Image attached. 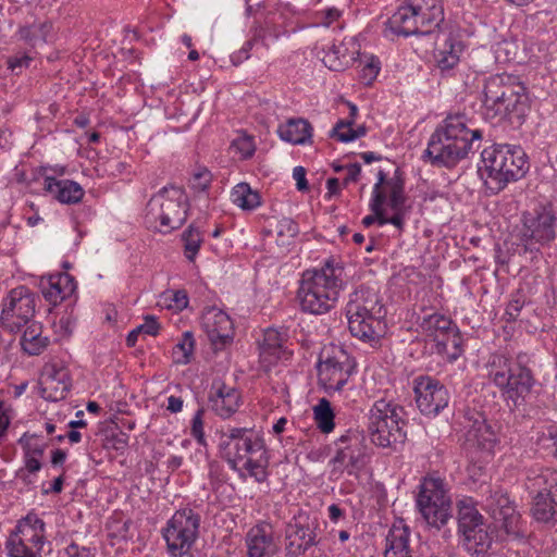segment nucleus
<instances>
[{"mask_svg":"<svg viewBox=\"0 0 557 557\" xmlns=\"http://www.w3.org/2000/svg\"><path fill=\"white\" fill-rule=\"evenodd\" d=\"M220 457L242 479H268L269 455L262 435L252 429L226 426L216 432Z\"/></svg>","mask_w":557,"mask_h":557,"instance_id":"obj_1","label":"nucleus"},{"mask_svg":"<svg viewBox=\"0 0 557 557\" xmlns=\"http://www.w3.org/2000/svg\"><path fill=\"white\" fill-rule=\"evenodd\" d=\"M481 139V129H470L463 114L449 115L432 134L423 158L433 165L453 168L467 157L475 143L478 149Z\"/></svg>","mask_w":557,"mask_h":557,"instance_id":"obj_2","label":"nucleus"},{"mask_svg":"<svg viewBox=\"0 0 557 557\" xmlns=\"http://www.w3.org/2000/svg\"><path fill=\"white\" fill-rule=\"evenodd\" d=\"M386 311L379 293L368 286H360L349 296L346 318L352 336L376 343L385 333Z\"/></svg>","mask_w":557,"mask_h":557,"instance_id":"obj_3","label":"nucleus"},{"mask_svg":"<svg viewBox=\"0 0 557 557\" xmlns=\"http://www.w3.org/2000/svg\"><path fill=\"white\" fill-rule=\"evenodd\" d=\"M484 183L491 194L500 193L510 182L522 178L529 170L527 154L522 148L497 145L485 148L482 153Z\"/></svg>","mask_w":557,"mask_h":557,"instance_id":"obj_4","label":"nucleus"},{"mask_svg":"<svg viewBox=\"0 0 557 557\" xmlns=\"http://www.w3.org/2000/svg\"><path fill=\"white\" fill-rule=\"evenodd\" d=\"M444 21L442 0H407L387 22L398 36L428 35Z\"/></svg>","mask_w":557,"mask_h":557,"instance_id":"obj_5","label":"nucleus"},{"mask_svg":"<svg viewBox=\"0 0 557 557\" xmlns=\"http://www.w3.org/2000/svg\"><path fill=\"white\" fill-rule=\"evenodd\" d=\"M487 377L499 389L506 400L520 405L531 393L535 383L532 371L519 359H510L500 354L490 357Z\"/></svg>","mask_w":557,"mask_h":557,"instance_id":"obj_6","label":"nucleus"},{"mask_svg":"<svg viewBox=\"0 0 557 557\" xmlns=\"http://www.w3.org/2000/svg\"><path fill=\"white\" fill-rule=\"evenodd\" d=\"M187 219V196L181 187H163L146 208V222L161 233L180 228Z\"/></svg>","mask_w":557,"mask_h":557,"instance_id":"obj_7","label":"nucleus"},{"mask_svg":"<svg viewBox=\"0 0 557 557\" xmlns=\"http://www.w3.org/2000/svg\"><path fill=\"white\" fill-rule=\"evenodd\" d=\"M523 87L516 77L507 74L492 75L483 88V109L486 119H505L518 113L522 106Z\"/></svg>","mask_w":557,"mask_h":557,"instance_id":"obj_8","label":"nucleus"},{"mask_svg":"<svg viewBox=\"0 0 557 557\" xmlns=\"http://www.w3.org/2000/svg\"><path fill=\"white\" fill-rule=\"evenodd\" d=\"M403 409L384 399L376 400L369 412L368 430L374 445L386 448L406 437Z\"/></svg>","mask_w":557,"mask_h":557,"instance_id":"obj_9","label":"nucleus"},{"mask_svg":"<svg viewBox=\"0 0 557 557\" xmlns=\"http://www.w3.org/2000/svg\"><path fill=\"white\" fill-rule=\"evenodd\" d=\"M458 527L462 534V545L475 556H485L493 544V532L485 523L472 498L458 502Z\"/></svg>","mask_w":557,"mask_h":557,"instance_id":"obj_10","label":"nucleus"},{"mask_svg":"<svg viewBox=\"0 0 557 557\" xmlns=\"http://www.w3.org/2000/svg\"><path fill=\"white\" fill-rule=\"evenodd\" d=\"M201 516L190 507L176 510L161 531L170 555L190 550L199 536Z\"/></svg>","mask_w":557,"mask_h":557,"instance_id":"obj_11","label":"nucleus"},{"mask_svg":"<svg viewBox=\"0 0 557 557\" xmlns=\"http://www.w3.org/2000/svg\"><path fill=\"white\" fill-rule=\"evenodd\" d=\"M417 507L431 527L442 528L451 517V498L444 481L425 478L417 497Z\"/></svg>","mask_w":557,"mask_h":557,"instance_id":"obj_12","label":"nucleus"},{"mask_svg":"<svg viewBox=\"0 0 557 557\" xmlns=\"http://www.w3.org/2000/svg\"><path fill=\"white\" fill-rule=\"evenodd\" d=\"M422 332L436 343V352L450 362L462 354V337L450 318L442 313H432L420 322Z\"/></svg>","mask_w":557,"mask_h":557,"instance_id":"obj_13","label":"nucleus"},{"mask_svg":"<svg viewBox=\"0 0 557 557\" xmlns=\"http://www.w3.org/2000/svg\"><path fill=\"white\" fill-rule=\"evenodd\" d=\"M348 359V355L341 346L329 344L321 348L318 375L319 384L325 393L339 392L348 382L350 376Z\"/></svg>","mask_w":557,"mask_h":557,"instance_id":"obj_14","label":"nucleus"},{"mask_svg":"<svg viewBox=\"0 0 557 557\" xmlns=\"http://www.w3.org/2000/svg\"><path fill=\"white\" fill-rule=\"evenodd\" d=\"M36 296L26 286L11 289L2 299L0 324L10 332L17 333L30 323L35 314Z\"/></svg>","mask_w":557,"mask_h":557,"instance_id":"obj_15","label":"nucleus"},{"mask_svg":"<svg viewBox=\"0 0 557 557\" xmlns=\"http://www.w3.org/2000/svg\"><path fill=\"white\" fill-rule=\"evenodd\" d=\"M557 220L548 208L534 209L522 216L519 230L520 244L529 251H537L541 246L550 243L556 236Z\"/></svg>","mask_w":557,"mask_h":557,"instance_id":"obj_16","label":"nucleus"},{"mask_svg":"<svg viewBox=\"0 0 557 557\" xmlns=\"http://www.w3.org/2000/svg\"><path fill=\"white\" fill-rule=\"evenodd\" d=\"M45 545V522L34 513L27 515L10 535L7 549L10 557H41Z\"/></svg>","mask_w":557,"mask_h":557,"instance_id":"obj_17","label":"nucleus"},{"mask_svg":"<svg viewBox=\"0 0 557 557\" xmlns=\"http://www.w3.org/2000/svg\"><path fill=\"white\" fill-rule=\"evenodd\" d=\"M343 268L327 260L315 271V314L329 312L338 300L342 288Z\"/></svg>","mask_w":557,"mask_h":557,"instance_id":"obj_18","label":"nucleus"},{"mask_svg":"<svg viewBox=\"0 0 557 557\" xmlns=\"http://www.w3.org/2000/svg\"><path fill=\"white\" fill-rule=\"evenodd\" d=\"M336 455L331 460L336 469L351 474L366 466L368 454L362 435L347 432L336 441Z\"/></svg>","mask_w":557,"mask_h":557,"instance_id":"obj_19","label":"nucleus"},{"mask_svg":"<svg viewBox=\"0 0 557 557\" xmlns=\"http://www.w3.org/2000/svg\"><path fill=\"white\" fill-rule=\"evenodd\" d=\"M414 394L417 406L425 416L438 414L449 403L447 388L431 376L414 379Z\"/></svg>","mask_w":557,"mask_h":557,"instance_id":"obj_20","label":"nucleus"},{"mask_svg":"<svg viewBox=\"0 0 557 557\" xmlns=\"http://www.w3.org/2000/svg\"><path fill=\"white\" fill-rule=\"evenodd\" d=\"M288 334L286 330L268 327L258 342L259 360L265 370H270L280 361L288 360L292 351L287 347Z\"/></svg>","mask_w":557,"mask_h":557,"instance_id":"obj_21","label":"nucleus"},{"mask_svg":"<svg viewBox=\"0 0 557 557\" xmlns=\"http://www.w3.org/2000/svg\"><path fill=\"white\" fill-rule=\"evenodd\" d=\"M466 445L469 448L491 453L497 436L481 412H470L463 422Z\"/></svg>","mask_w":557,"mask_h":557,"instance_id":"obj_22","label":"nucleus"},{"mask_svg":"<svg viewBox=\"0 0 557 557\" xmlns=\"http://www.w3.org/2000/svg\"><path fill=\"white\" fill-rule=\"evenodd\" d=\"M484 508L491 513L497 527L507 534H517L519 532L520 516L506 493L500 490L492 492L485 499Z\"/></svg>","mask_w":557,"mask_h":557,"instance_id":"obj_23","label":"nucleus"},{"mask_svg":"<svg viewBox=\"0 0 557 557\" xmlns=\"http://www.w3.org/2000/svg\"><path fill=\"white\" fill-rule=\"evenodd\" d=\"M245 543L248 557H278L280 545L269 523L252 527L246 534Z\"/></svg>","mask_w":557,"mask_h":557,"instance_id":"obj_24","label":"nucleus"},{"mask_svg":"<svg viewBox=\"0 0 557 557\" xmlns=\"http://www.w3.org/2000/svg\"><path fill=\"white\" fill-rule=\"evenodd\" d=\"M201 327L213 345H224L232 339L233 322L225 311L216 307H208L203 310Z\"/></svg>","mask_w":557,"mask_h":557,"instance_id":"obj_25","label":"nucleus"},{"mask_svg":"<svg viewBox=\"0 0 557 557\" xmlns=\"http://www.w3.org/2000/svg\"><path fill=\"white\" fill-rule=\"evenodd\" d=\"M71 381L65 369L47 367L38 382V394L48 401H59L66 397Z\"/></svg>","mask_w":557,"mask_h":557,"instance_id":"obj_26","label":"nucleus"},{"mask_svg":"<svg viewBox=\"0 0 557 557\" xmlns=\"http://www.w3.org/2000/svg\"><path fill=\"white\" fill-rule=\"evenodd\" d=\"M242 396L237 388L223 382H214L209 395L211 410L222 419L231 418L239 408Z\"/></svg>","mask_w":557,"mask_h":557,"instance_id":"obj_27","label":"nucleus"},{"mask_svg":"<svg viewBox=\"0 0 557 557\" xmlns=\"http://www.w3.org/2000/svg\"><path fill=\"white\" fill-rule=\"evenodd\" d=\"M287 549L293 555L305 554L313 543L309 515L300 511L286 529Z\"/></svg>","mask_w":557,"mask_h":557,"instance_id":"obj_28","label":"nucleus"},{"mask_svg":"<svg viewBox=\"0 0 557 557\" xmlns=\"http://www.w3.org/2000/svg\"><path fill=\"white\" fill-rule=\"evenodd\" d=\"M44 189L55 200L65 205H75L82 201L85 191L83 187L71 180H58L47 176L44 183Z\"/></svg>","mask_w":557,"mask_h":557,"instance_id":"obj_29","label":"nucleus"},{"mask_svg":"<svg viewBox=\"0 0 557 557\" xmlns=\"http://www.w3.org/2000/svg\"><path fill=\"white\" fill-rule=\"evenodd\" d=\"M462 45L457 39L447 36L443 42L437 44L434 51V62L442 75H449L459 64Z\"/></svg>","mask_w":557,"mask_h":557,"instance_id":"obj_30","label":"nucleus"},{"mask_svg":"<svg viewBox=\"0 0 557 557\" xmlns=\"http://www.w3.org/2000/svg\"><path fill=\"white\" fill-rule=\"evenodd\" d=\"M409 541V528L403 521L394 523L386 536L384 557H412Z\"/></svg>","mask_w":557,"mask_h":557,"instance_id":"obj_31","label":"nucleus"},{"mask_svg":"<svg viewBox=\"0 0 557 557\" xmlns=\"http://www.w3.org/2000/svg\"><path fill=\"white\" fill-rule=\"evenodd\" d=\"M384 182V172L379 171L377 173V182L375 183L372 191V199L370 202V208L373 213H379L380 216V225L392 224L396 226L399 231L403 230L405 223V216L408 210H399L393 211L392 216H386L383 205L385 203V196L381 191V185Z\"/></svg>","mask_w":557,"mask_h":557,"instance_id":"obj_32","label":"nucleus"},{"mask_svg":"<svg viewBox=\"0 0 557 557\" xmlns=\"http://www.w3.org/2000/svg\"><path fill=\"white\" fill-rule=\"evenodd\" d=\"M40 286L44 297L53 304L72 296L76 289L74 280L66 273L50 276L47 281H41Z\"/></svg>","mask_w":557,"mask_h":557,"instance_id":"obj_33","label":"nucleus"},{"mask_svg":"<svg viewBox=\"0 0 557 557\" xmlns=\"http://www.w3.org/2000/svg\"><path fill=\"white\" fill-rule=\"evenodd\" d=\"M525 487L530 494H549L557 497V471L552 469L530 470L527 475Z\"/></svg>","mask_w":557,"mask_h":557,"instance_id":"obj_34","label":"nucleus"},{"mask_svg":"<svg viewBox=\"0 0 557 557\" xmlns=\"http://www.w3.org/2000/svg\"><path fill=\"white\" fill-rule=\"evenodd\" d=\"M349 114L346 119L339 120L333 128V136L342 143H350L367 134L364 125L354 127L358 116V108L351 102H347Z\"/></svg>","mask_w":557,"mask_h":557,"instance_id":"obj_35","label":"nucleus"},{"mask_svg":"<svg viewBox=\"0 0 557 557\" xmlns=\"http://www.w3.org/2000/svg\"><path fill=\"white\" fill-rule=\"evenodd\" d=\"M17 36L32 47L46 44L53 37V26L49 21H35L32 24L21 26Z\"/></svg>","mask_w":557,"mask_h":557,"instance_id":"obj_36","label":"nucleus"},{"mask_svg":"<svg viewBox=\"0 0 557 557\" xmlns=\"http://www.w3.org/2000/svg\"><path fill=\"white\" fill-rule=\"evenodd\" d=\"M310 123L302 119H292L278 126L277 133L282 140L298 145L310 138Z\"/></svg>","mask_w":557,"mask_h":557,"instance_id":"obj_37","label":"nucleus"},{"mask_svg":"<svg viewBox=\"0 0 557 557\" xmlns=\"http://www.w3.org/2000/svg\"><path fill=\"white\" fill-rule=\"evenodd\" d=\"M381 191L385 196V202L392 211L408 210L406 207L407 197L405 195L404 182L398 177L386 180L381 185Z\"/></svg>","mask_w":557,"mask_h":557,"instance_id":"obj_38","label":"nucleus"},{"mask_svg":"<svg viewBox=\"0 0 557 557\" xmlns=\"http://www.w3.org/2000/svg\"><path fill=\"white\" fill-rule=\"evenodd\" d=\"M49 343V338L41 335V325L35 322L27 324L21 338L22 348L29 356L40 355Z\"/></svg>","mask_w":557,"mask_h":557,"instance_id":"obj_39","label":"nucleus"},{"mask_svg":"<svg viewBox=\"0 0 557 557\" xmlns=\"http://www.w3.org/2000/svg\"><path fill=\"white\" fill-rule=\"evenodd\" d=\"M349 44H352V38L349 40ZM347 45L348 42H343L339 46L333 45L331 50L323 51L321 61L324 66L331 71H342L355 61L357 52H348Z\"/></svg>","mask_w":557,"mask_h":557,"instance_id":"obj_40","label":"nucleus"},{"mask_svg":"<svg viewBox=\"0 0 557 557\" xmlns=\"http://www.w3.org/2000/svg\"><path fill=\"white\" fill-rule=\"evenodd\" d=\"M533 497L532 515L541 522L557 521V497H549V494H531Z\"/></svg>","mask_w":557,"mask_h":557,"instance_id":"obj_41","label":"nucleus"},{"mask_svg":"<svg viewBox=\"0 0 557 557\" xmlns=\"http://www.w3.org/2000/svg\"><path fill=\"white\" fill-rule=\"evenodd\" d=\"M231 200L243 210H255L261 205L260 195L249 184L239 183L231 191Z\"/></svg>","mask_w":557,"mask_h":557,"instance_id":"obj_42","label":"nucleus"},{"mask_svg":"<svg viewBox=\"0 0 557 557\" xmlns=\"http://www.w3.org/2000/svg\"><path fill=\"white\" fill-rule=\"evenodd\" d=\"M296 300L304 313H313V271L306 270L299 281Z\"/></svg>","mask_w":557,"mask_h":557,"instance_id":"obj_43","label":"nucleus"},{"mask_svg":"<svg viewBox=\"0 0 557 557\" xmlns=\"http://www.w3.org/2000/svg\"><path fill=\"white\" fill-rule=\"evenodd\" d=\"M315 429L330 434L335 429V412L326 398H320L315 405Z\"/></svg>","mask_w":557,"mask_h":557,"instance_id":"obj_44","label":"nucleus"},{"mask_svg":"<svg viewBox=\"0 0 557 557\" xmlns=\"http://www.w3.org/2000/svg\"><path fill=\"white\" fill-rule=\"evenodd\" d=\"M184 256L190 262L195 261L203 243V234L195 223L190 224L182 234Z\"/></svg>","mask_w":557,"mask_h":557,"instance_id":"obj_45","label":"nucleus"},{"mask_svg":"<svg viewBox=\"0 0 557 557\" xmlns=\"http://www.w3.org/2000/svg\"><path fill=\"white\" fill-rule=\"evenodd\" d=\"M195 349V339L193 333L184 332L182 338L172 349V360L176 364H187L190 362Z\"/></svg>","mask_w":557,"mask_h":557,"instance_id":"obj_46","label":"nucleus"},{"mask_svg":"<svg viewBox=\"0 0 557 557\" xmlns=\"http://www.w3.org/2000/svg\"><path fill=\"white\" fill-rule=\"evenodd\" d=\"M231 149L239 156L240 159H250L256 151L255 138L245 132H239L231 143Z\"/></svg>","mask_w":557,"mask_h":557,"instance_id":"obj_47","label":"nucleus"},{"mask_svg":"<svg viewBox=\"0 0 557 557\" xmlns=\"http://www.w3.org/2000/svg\"><path fill=\"white\" fill-rule=\"evenodd\" d=\"M298 225L290 219H282L275 227L276 244L286 247L292 239L298 234Z\"/></svg>","mask_w":557,"mask_h":557,"instance_id":"obj_48","label":"nucleus"},{"mask_svg":"<svg viewBox=\"0 0 557 557\" xmlns=\"http://www.w3.org/2000/svg\"><path fill=\"white\" fill-rule=\"evenodd\" d=\"M161 298L163 305L174 311H182L188 306V296L184 289L166 290Z\"/></svg>","mask_w":557,"mask_h":557,"instance_id":"obj_49","label":"nucleus"},{"mask_svg":"<svg viewBox=\"0 0 557 557\" xmlns=\"http://www.w3.org/2000/svg\"><path fill=\"white\" fill-rule=\"evenodd\" d=\"M359 66H361L360 78L367 85L371 84L380 72V61L373 55H369L366 57L364 60H360Z\"/></svg>","mask_w":557,"mask_h":557,"instance_id":"obj_50","label":"nucleus"},{"mask_svg":"<svg viewBox=\"0 0 557 557\" xmlns=\"http://www.w3.org/2000/svg\"><path fill=\"white\" fill-rule=\"evenodd\" d=\"M205 409L199 408L190 422V434L196 440V442L206 447L208 445L206 434H205V421H203Z\"/></svg>","mask_w":557,"mask_h":557,"instance_id":"obj_51","label":"nucleus"},{"mask_svg":"<svg viewBox=\"0 0 557 557\" xmlns=\"http://www.w3.org/2000/svg\"><path fill=\"white\" fill-rule=\"evenodd\" d=\"M537 444L553 454L557 446V426L548 425L545 428L537 437Z\"/></svg>","mask_w":557,"mask_h":557,"instance_id":"obj_52","label":"nucleus"},{"mask_svg":"<svg viewBox=\"0 0 557 557\" xmlns=\"http://www.w3.org/2000/svg\"><path fill=\"white\" fill-rule=\"evenodd\" d=\"M341 17V11L334 7L325 8L315 13V27L325 28L332 26Z\"/></svg>","mask_w":557,"mask_h":557,"instance_id":"obj_53","label":"nucleus"},{"mask_svg":"<svg viewBox=\"0 0 557 557\" xmlns=\"http://www.w3.org/2000/svg\"><path fill=\"white\" fill-rule=\"evenodd\" d=\"M42 465L40 459L24 456V469H21L18 472V476L23 479L24 482L30 483V475L40 471Z\"/></svg>","mask_w":557,"mask_h":557,"instance_id":"obj_54","label":"nucleus"},{"mask_svg":"<svg viewBox=\"0 0 557 557\" xmlns=\"http://www.w3.org/2000/svg\"><path fill=\"white\" fill-rule=\"evenodd\" d=\"M32 61L33 58L29 54L20 53L9 58L8 66L12 72L18 74L23 69L28 67Z\"/></svg>","mask_w":557,"mask_h":557,"instance_id":"obj_55","label":"nucleus"},{"mask_svg":"<svg viewBox=\"0 0 557 557\" xmlns=\"http://www.w3.org/2000/svg\"><path fill=\"white\" fill-rule=\"evenodd\" d=\"M212 175L207 169L194 173L191 185L195 189L205 190L211 183Z\"/></svg>","mask_w":557,"mask_h":557,"instance_id":"obj_56","label":"nucleus"},{"mask_svg":"<svg viewBox=\"0 0 557 557\" xmlns=\"http://www.w3.org/2000/svg\"><path fill=\"white\" fill-rule=\"evenodd\" d=\"M58 557H94V555L88 548L71 543L63 550L59 552Z\"/></svg>","mask_w":557,"mask_h":557,"instance_id":"obj_57","label":"nucleus"},{"mask_svg":"<svg viewBox=\"0 0 557 557\" xmlns=\"http://www.w3.org/2000/svg\"><path fill=\"white\" fill-rule=\"evenodd\" d=\"M293 178L296 182V188L298 191H309V183L307 180V171L304 166H295L293 170Z\"/></svg>","mask_w":557,"mask_h":557,"instance_id":"obj_58","label":"nucleus"},{"mask_svg":"<svg viewBox=\"0 0 557 557\" xmlns=\"http://www.w3.org/2000/svg\"><path fill=\"white\" fill-rule=\"evenodd\" d=\"M160 324L153 317H147L145 322L138 325V331L150 336H156L159 333Z\"/></svg>","mask_w":557,"mask_h":557,"instance_id":"obj_59","label":"nucleus"},{"mask_svg":"<svg viewBox=\"0 0 557 557\" xmlns=\"http://www.w3.org/2000/svg\"><path fill=\"white\" fill-rule=\"evenodd\" d=\"M24 449H25L24 456L34 457V458H38V459H41V457L44 456V453H45L44 445H40L38 443H32V442H28L25 445Z\"/></svg>","mask_w":557,"mask_h":557,"instance_id":"obj_60","label":"nucleus"},{"mask_svg":"<svg viewBox=\"0 0 557 557\" xmlns=\"http://www.w3.org/2000/svg\"><path fill=\"white\" fill-rule=\"evenodd\" d=\"M252 45H253V41H251V40L245 42L243 48L238 52H236L232 55V60H233L234 64H237V63L242 62L243 60H246L249 58V51L251 50Z\"/></svg>","mask_w":557,"mask_h":557,"instance_id":"obj_61","label":"nucleus"},{"mask_svg":"<svg viewBox=\"0 0 557 557\" xmlns=\"http://www.w3.org/2000/svg\"><path fill=\"white\" fill-rule=\"evenodd\" d=\"M183 399L181 397L171 395L168 397V406L166 409L172 413L181 412L183 409Z\"/></svg>","mask_w":557,"mask_h":557,"instance_id":"obj_62","label":"nucleus"},{"mask_svg":"<svg viewBox=\"0 0 557 557\" xmlns=\"http://www.w3.org/2000/svg\"><path fill=\"white\" fill-rule=\"evenodd\" d=\"M346 170H347V175L345 178V184H347L348 182L357 181V178L361 172V166L358 163H351V164L347 165Z\"/></svg>","mask_w":557,"mask_h":557,"instance_id":"obj_63","label":"nucleus"},{"mask_svg":"<svg viewBox=\"0 0 557 557\" xmlns=\"http://www.w3.org/2000/svg\"><path fill=\"white\" fill-rule=\"evenodd\" d=\"M522 308V302L519 300H512L508 304L506 313L510 317V319H516Z\"/></svg>","mask_w":557,"mask_h":557,"instance_id":"obj_64","label":"nucleus"}]
</instances>
